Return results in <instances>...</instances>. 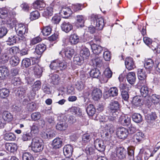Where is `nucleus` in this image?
I'll use <instances>...</instances> for the list:
<instances>
[{
    "instance_id": "obj_13",
    "label": "nucleus",
    "mask_w": 160,
    "mask_h": 160,
    "mask_svg": "<svg viewBox=\"0 0 160 160\" xmlns=\"http://www.w3.org/2000/svg\"><path fill=\"white\" fill-rule=\"evenodd\" d=\"M119 122L123 125L128 126L131 122V118L129 116L122 115L119 117Z\"/></svg>"
},
{
    "instance_id": "obj_38",
    "label": "nucleus",
    "mask_w": 160,
    "mask_h": 160,
    "mask_svg": "<svg viewBox=\"0 0 160 160\" xmlns=\"http://www.w3.org/2000/svg\"><path fill=\"white\" fill-rule=\"evenodd\" d=\"M80 55L83 59H87L90 55L88 49L86 48H82L80 51Z\"/></svg>"
},
{
    "instance_id": "obj_26",
    "label": "nucleus",
    "mask_w": 160,
    "mask_h": 160,
    "mask_svg": "<svg viewBox=\"0 0 160 160\" xmlns=\"http://www.w3.org/2000/svg\"><path fill=\"white\" fill-rule=\"evenodd\" d=\"M80 38L77 34H71L69 38V42L71 44L75 45L79 42Z\"/></svg>"
},
{
    "instance_id": "obj_4",
    "label": "nucleus",
    "mask_w": 160,
    "mask_h": 160,
    "mask_svg": "<svg viewBox=\"0 0 160 160\" xmlns=\"http://www.w3.org/2000/svg\"><path fill=\"white\" fill-rule=\"evenodd\" d=\"M91 24L95 26L96 29L98 30L102 29L104 26V20L97 15L94 14L91 16Z\"/></svg>"
},
{
    "instance_id": "obj_2",
    "label": "nucleus",
    "mask_w": 160,
    "mask_h": 160,
    "mask_svg": "<svg viewBox=\"0 0 160 160\" xmlns=\"http://www.w3.org/2000/svg\"><path fill=\"white\" fill-rule=\"evenodd\" d=\"M31 147V150L34 152H42L43 149L42 140L39 137H34L32 139Z\"/></svg>"
},
{
    "instance_id": "obj_21",
    "label": "nucleus",
    "mask_w": 160,
    "mask_h": 160,
    "mask_svg": "<svg viewBox=\"0 0 160 160\" xmlns=\"http://www.w3.org/2000/svg\"><path fill=\"white\" fill-rule=\"evenodd\" d=\"M126 68L129 70H132L135 67L133 59L130 57L127 58L125 61Z\"/></svg>"
},
{
    "instance_id": "obj_12",
    "label": "nucleus",
    "mask_w": 160,
    "mask_h": 160,
    "mask_svg": "<svg viewBox=\"0 0 160 160\" xmlns=\"http://www.w3.org/2000/svg\"><path fill=\"white\" fill-rule=\"evenodd\" d=\"M94 146L96 149L101 152L104 151L106 148V146L104 144L103 141L98 139L95 140Z\"/></svg>"
},
{
    "instance_id": "obj_60",
    "label": "nucleus",
    "mask_w": 160,
    "mask_h": 160,
    "mask_svg": "<svg viewBox=\"0 0 160 160\" xmlns=\"http://www.w3.org/2000/svg\"><path fill=\"white\" fill-rule=\"evenodd\" d=\"M51 82L54 85H57L60 79L59 76L56 74H53L51 77Z\"/></svg>"
},
{
    "instance_id": "obj_64",
    "label": "nucleus",
    "mask_w": 160,
    "mask_h": 160,
    "mask_svg": "<svg viewBox=\"0 0 160 160\" xmlns=\"http://www.w3.org/2000/svg\"><path fill=\"white\" fill-rule=\"evenodd\" d=\"M8 32L6 28L4 27H2L0 28V38H2L5 36Z\"/></svg>"
},
{
    "instance_id": "obj_22",
    "label": "nucleus",
    "mask_w": 160,
    "mask_h": 160,
    "mask_svg": "<svg viewBox=\"0 0 160 160\" xmlns=\"http://www.w3.org/2000/svg\"><path fill=\"white\" fill-rule=\"evenodd\" d=\"M63 144L62 139L57 138L54 139L52 142V146L54 148L57 149L61 148Z\"/></svg>"
},
{
    "instance_id": "obj_48",
    "label": "nucleus",
    "mask_w": 160,
    "mask_h": 160,
    "mask_svg": "<svg viewBox=\"0 0 160 160\" xmlns=\"http://www.w3.org/2000/svg\"><path fill=\"white\" fill-rule=\"evenodd\" d=\"M15 136L12 133H6L4 135V139L6 141H13L15 140Z\"/></svg>"
},
{
    "instance_id": "obj_55",
    "label": "nucleus",
    "mask_w": 160,
    "mask_h": 160,
    "mask_svg": "<svg viewBox=\"0 0 160 160\" xmlns=\"http://www.w3.org/2000/svg\"><path fill=\"white\" fill-rule=\"evenodd\" d=\"M71 111L73 113L78 116H80L82 115L81 110L78 107H72L71 109Z\"/></svg>"
},
{
    "instance_id": "obj_10",
    "label": "nucleus",
    "mask_w": 160,
    "mask_h": 160,
    "mask_svg": "<svg viewBox=\"0 0 160 160\" xmlns=\"http://www.w3.org/2000/svg\"><path fill=\"white\" fill-rule=\"evenodd\" d=\"M116 133L119 138L125 139L128 137L129 132L128 129L124 128L121 127L117 129Z\"/></svg>"
},
{
    "instance_id": "obj_19",
    "label": "nucleus",
    "mask_w": 160,
    "mask_h": 160,
    "mask_svg": "<svg viewBox=\"0 0 160 160\" xmlns=\"http://www.w3.org/2000/svg\"><path fill=\"white\" fill-rule=\"evenodd\" d=\"M46 49V46L44 44L37 45L35 48V53L39 57H41L42 53Z\"/></svg>"
},
{
    "instance_id": "obj_57",
    "label": "nucleus",
    "mask_w": 160,
    "mask_h": 160,
    "mask_svg": "<svg viewBox=\"0 0 160 160\" xmlns=\"http://www.w3.org/2000/svg\"><path fill=\"white\" fill-rule=\"evenodd\" d=\"M41 87V82L39 81H36L32 86V90L35 92L39 90Z\"/></svg>"
},
{
    "instance_id": "obj_30",
    "label": "nucleus",
    "mask_w": 160,
    "mask_h": 160,
    "mask_svg": "<svg viewBox=\"0 0 160 160\" xmlns=\"http://www.w3.org/2000/svg\"><path fill=\"white\" fill-rule=\"evenodd\" d=\"M32 136L33 135L29 132H25L23 133L21 139L23 141H27L31 140Z\"/></svg>"
},
{
    "instance_id": "obj_24",
    "label": "nucleus",
    "mask_w": 160,
    "mask_h": 160,
    "mask_svg": "<svg viewBox=\"0 0 160 160\" xmlns=\"http://www.w3.org/2000/svg\"><path fill=\"white\" fill-rule=\"evenodd\" d=\"M4 121L6 122H10L13 119V116L12 114L9 112L7 111L3 112L2 113V118Z\"/></svg>"
},
{
    "instance_id": "obj_18",
    "label": "nucleus",
    "mask_w": 160,
    "mask_h": 160,
    "mask_svg": "<svg viewBox=\"0 0 160 160\" xmlns=\"http://www.w3.org/2000/svg\"><path fill=\"white\" fill-rule=\"evenodd\" d=\"M9 72L8 68L5 66L0 67V79H3L8 77Z\"/></svg>"
},
{
    "instance_id": "obj_17",
    "label": "nucleus",
    "mask_w": 160,
    "mask_h": 160,
    "mask_svg": "<svg viewBox=\"0 0 160 160\" xmlns=\"http://www.w3.org/2000/svg\"><path fill=\"white\" fill-rule=\"evenodd\" d=\"M102 93L101 90L98 88L94 89L92 93V98L95 101L100 99L102 96Z\"/></svg>"
},
{
    "instance_id": "obj_45",
    "label": "nucleus",
    "mask_w": 160,
    "mask_h": 160,
    "mask_svg": "<svg viewBox=\"0 0 160 160\" xmlns=\"http://www.w3.org/2000/svg\"><path fill=\"white\" fill-rule=\"evenodd\" d=\"M108 93L110 96L114 97L118 95V90L116 87L111 88L108 90Z\"/></svg>"
},
{
    "instance_id": "obj_11",
    "label": "nucleus",
    "mask_w": 160,
    "mask_h": 160,
    "mask_svg": "<svg viewBox=\"0 0 160 160\" xmlns=\"http://www.w3.org/2000/svg\"><path fill=\"white\" fill-rule=\"evenodd\" d=\"M89 43L91 46L93 53L96 54H98L101 53L103 50V48L101 46L97 45L93 43V41H91Z\"/></svg>"
},
{
    "instance_id": "obj_34",
    "label": "nucleus",
    "mask_w": 160,
    "mask_h": 160,
    "mask_svg": "<svg viewBox=\"0 0 160 160\" xmlns=\"http://www.w3.org/2000/svg\"><path fill=\"white\" fill-rule=\"evenodd\" d=\"M92 62L93 65L97 67H100L102 64V60L97 56L92 59Z\"/></svg>"
},
{
    "instance_id": "obj_61",
    "label": "nucleus",
    "mask_w": 160,
    "mask_h": 160,
    "mask_svg": "<svg viewBox=\"0 0 160 160\" xmlns=\"http://www.w3.org/2000/svg\"><path fill=\"white\" fill-rule=\"evenodd\" d=\"M40 16V14L37 11L32 12L30 13V18L31 20H34L38 18Z\"/></svg>"
},
{
    "instance_id": "obj_62",
    "label": "nucleus",
    "mask_w": 160,
    "mask_h": 160,
    "mask_svg": "<svg viewBox=\"0 0 160 160\" xmlns=\"http://www.w3.org/2000/svg\"><path fill=\"white\" fill-rule=\"evenodd\" d=\"M42 41V39L39 37L34 38L30 40V45L32 46L39 43Z\"/></svg>"
},
{
    "instance_id": "obj_50",
    "label": "nucleus",
    "mask_w": 160,
    "mask_h": 160,
    "mask_svg": "<svg viewBox=\"0 0 160 160\" xmlns=\"http://www.w3.org/2000/svg\"><path fill=\"white\" fill-rule=\"evenodd\" d=\"M82 5L80 3L72 4L71 8L74 12H77L82 9Z\"/></svg>"
},
{
    "instance_id": "obj_20",
    "label": "nucleus",
    "mask_w": 160,
    "mask_h": 160,
    "mask_svg": "<svg viewBox=\"0 0 160 160\" xmlns=\"http://www.w3.org/2000/svg\"><path fill=\"white\" fill-rule=\"evenodd\" d=\"M127 81L132 85H133L136 81V75L135 72H131L128 73L126 76Z\"/></svg>"
},
{
    "instance_id": "obj_31",
    "label": "nucleus",
    "mask_w": 160,
    "mask_h": 160,
    "mask_svg": "<svg viewBox=\"0 0 160 160\" xmlns=\"http://www.w3.org/2000/svg\"><path fill=\"white\" fill-rule=\"evenodd\" d=\"M19 58L17 56L12 57L10 59V64L12 66H16L18 65L20 62Z\"/></svg>"
},
{
    "instance_id": "obj_7",
    "label": "nucleus",
    "mask_w": 160,
    "mask_h": 160,
    "mask_svg": "<svg viewBox=\"0 0 160 160\" xmlns=\"http://www.w3.org/2000/svg\"><path fill=\"white\" fill-rule=\"evenodd\" d=\"M61 48H59V54L62 56H63L64 54L66 57L69 59L71 58L74 54V50L70 47H68L65 49L61 50Z\"/></svg>"
},
{
    "instance_id": "obj_44",
    "label": "nucleus",
    "mask_w": 160,
    "mask_h": 160,
    "mask_svg": "<svg viewBox=\"0 0 160 160\" xmlns=\"http://www.w3.org/2000/svg\"><path fill=\"white\" fill-rule=\"evenodd\" d=\"M132 118L133 120L136 123H140L141 122L142 118L141 114L138 113H135L132 116Z\"/></svg>"
},
{
    "instance_id": "obj_59",
    "label": "nucleus",
    "mask_w": 160,
    "mask_h": 160,
    "mask_svg": "<svg viewBox=\"0 0 160 160\" xmlns=\"http://www.w3.org/2000/svg\"><path fill=\"white\" fill-rule=\"evenodd\" d=\"M22 160H34V158L32 155L28 152L23 153L22 156Z\"/></svg>"
},
{
    "instance_id": "obj_37",
    "label": "nucleus",
    "mask_w": 160,
    "mask_h": 160,
    "mask_svg": "<svg viewBox=\"0 0 160 160\" xmlns=\"http://www.w3.org/2000/svg\"><path fill=\"white\" fill-rule=\"evenodd\" d=\"M132 88V85H129L126 83H121L119 86V88L121 92L127 91L129 92Z\"/></svg>"
},
{
    "instance_id": "obj_63",
    "label": "nucleus",
    "mask_w": 160,
    "mask_h": 160,
    "mask_svg": "<svg viewBox=\"0 0 160 160\" xmlns=\"http://www.w3.org/2000/svg\"><path fill=\"white\" fill-rule=\"evenodd\" d=\"M50 68L52 70H56V72L58 71V62L56 61H53L50 65Z\"/></svg>"
},
{
    "instance_id": "obj_32",
    "label": "nucleus",
    "mask_w": 160,
    "mask_h": 160,
    "mask_svg": "<svg viewBox=\"0 0 160 160\" xmlns=\"http://www.w3.org/2000/svg\"><path fill=\"white\" fill-rule=\"evenodd\" d=\"M144 138V135L142 132H137L133 137L134 141L136 142H139L142 141Z\"/></svg>"
},
{
    "instance_id": "obj_6",
    "label": "nucleus",
    "mask_w": 160,
    "mask_h": 160,
    "mask_svg": "<svg viewBox=\"0 0 160 160\" xmlns=\"http://www.w3.org/2000/svg\"><path fill=\"white\" fill-rule=\"evenodd\" d=\"M127 152V151L123 147H120L117 148L115 153L112 154V156L122 159L125 158Z\"/></svg>"
},
{
    "instance_id": "obj_36",
    "label": "nucleus",
    "mask_w": 160,
    "mask_h": 160,
    "mask_svg": "<svg viewBox=\"0 0 160 160\" xmlns=\"http://www.w3.org/2000/svg\"><path fill=\"white\" fill-rule=\"evenodd\" d=\"M10 93L9 90L6 88H2L0 89V97L2 98H4L8 97Z\"/></svg>"
},
{
    "instance_id": "obj_51",
    "label": "nucleus",
    "mask_w": 160,
    "mask_h": 160,
    "mask_svg": "<svg viewBox=\"0 0 160 160\" xmlns=\"http://www.w3.org/2000/svg\"><path fill=\"white\" fill-rule=\"evenodd\" d=\"M11 57V55L8 51L4 53L1 57V59L2 60V62L5 63L7 62Z\"/></svg>"
},
{
    "instance_id": "obj_8",
    "label": "nucleus",
    "mask_w": 160,
    "mask_h": 160,
    "mask_svg": "<svg viewBox=\"0 0 160 160\" xmlns=\"http://www.w3.org/2000/svg\"><path fill=\"white\" fill-rule=\"evenodd\" d=\"M137 74L138 78L139 80V82L138 84V86L139 84L140 85L142 83L144 84H146V79L147 78V74L143 69H138V71Z\"/></svg>"
},
{
    "instance_id": "obj_43",
    "label": "nucleus",
    "mask_w": 160,
    "mask_h": 160,
    "mask_svg": "<svg viewBox=\"0 0 160 160\" xmlns=\"http://www.w3.org/2000/svg\"><path fill=\"white\" fill-rule=\"evenodd\" d=\"M53 9L52 7H49L46 8L43 13L44 16L47 18L49 16H51L53 14Z\"/></svg>"
},
{
    "instance_id": "obj_52",
    "label": "nucleus",
    "mask_w": 160,
    "mask_h": 160,
    "mask_svg": "<svg viewBox=\"0 0 160 160\" xmlns=\"http://www.w3.org/2000/svg\"><path fill=\"white\" fill-rule=\"evenodd\" d=\"M7 51L11 55H14L19 52V49L18 47L14 46L9 48Z\"/></svg>"
},
{
    "instance_id": "obj_1",
    "label": "nucleus",
    "mask_w": 160,
    "mask_h": 160,
    "mask_svg": "<svg viewBox=\"0 0 160 160\" xmlns=\"http://www.w3.org/2000/svg\"><path fill=\"white\" fill-rule=\"evenodd\" d=\"M119 108V104L118 101H114L110 104L109 108L110 111L109 116L108 117L110 121H113L118 118V110Z\"/></svg>"
},
{
    "instance_id": "obj_56",
    "label": "nucleus",
    "mask_w": 160,
    "mask_h": 160,
    "mask_svg": "<svg viewBox=\"0 0 160 160\" xmlns=\"http://www.w3.org/2000/svg\"><path fill=\"white\" fill-rule=\"evenodd\" d=\"M94 151L93 146L91 145H88L85 149V151L87 154H93L94 153Z\"/></svg>"
},
{
    "instance_id": "obj_3",
    "label": "nucleus",
    "mask_w": 160,
    "mask_h": 160,
    "mask_svg": "<svg viewBox=\"0 0 160 160\" xmlns=\"http://www.w3.org/2000/svg\"><path fill=\"white\" fill-rule=\"evenodd\" d=\"M15 8L12 9L9 7H5L0 8V18L6 20L11 16L15 17L16 14L15 11Z\"/></svg>"
},
{
    "instance_id": "obj_54",
    "label": "nucleus",
    "mask_w": 160,
    "mask_h": 160,
    "mask_svg": "<svg viewBox=\"0 0 160 160\" xmlns=\"http://www.w3.org/2000/svg\"><path fill=\"white\" fill-rule=\"evenodd\" d=\"M26 92V90L23 88H19L17 92V95L21 99L23 98L25 96Z\"/></svg>"
},
{
    "instance_id": "obj_29",
    "label": "nucleus",
    "mask_w": 160,
    "mask_h": 160,
    "mask_svg": "<svg viewBox=\"0 0 160 160\" xmlns=\"http://www.w3.org/2000/svg\"><path fill=\"white\" fill-rule=\"evenodd\" d=\"M6 148L8 151L11 152H14L17 151L18 147L16 144L10 143L6 145Z\"/></svg>"
},
{
    "instance_id": "obj_14",
    "label": "nucleus",
    "mask_w": 160,
    "mask_h": 160,
    "mask_svg": "<svg viewBox=\"0 0 160 160\" xmlns=\"http://www.w3.org/2000/svg\"><path fill=\"white\" fill-rule=\"evenodd\" d=\"M73 148L70 145H67L63 148V152L64 155L67 158L71 156L73 152Z\"/></svg>"
},
{
    "instance_id": "obj_35",
    "label": "nucleus",
    "mask_w": 160,
    "mask_h": 160,
    "mask_svg": "<svg viewBox=\"0 0 160 160\" xmlns=\"http://www.w3.org/2000/svg\"><path fill=\"white\" fill-rule=\"evenodd\" d=\"M132 104L136 107H140L142 105L141 97L136 96L133 98L132 101Z\"/></svg>"
},
{
    "instance_id": "obj_25",
    "label": "nucleus",
    "mask_w": 160,
    "mask_h": 160,
    "mask_svg": "<svg viewBox=\"0 0 160 160\" xmlns=\"http://www.w3.org/2000/svg\"><path fill=\"white\" fill-rule=\"evenodd\" d=\"M72 11L68 7L63 8L61 12L62 15L64 16V18H66L70 16L72 13Z\"/></svg>"
},
{
    "instance_id": "obj_28",
    "label": "nucleus",
    "mask_w": 160,
    "mask_h": 160,
    "mask_svg": "<svg viewBox=\"0 0 160 160\" xmlns=\"http://www.w3.org/2000/svg\"><path fill=\"white\" fill-rule=\"evenodd\" d=\"M153 65L154 62L153 60L149 58L146 60L144 66L147 70L150 72L152 69Z\"/></svg>"
},
{
    "instance_id": "obj_49",
    "label": "nucleus",
    "mask_w": 160,
    "mask_h": 160,
    "mask_svg": "<svg viewBox=\"0 0 160 160\" xmlns=\"http://www.w3.org/2000/svg\"><path fill=\"white\" fill-rule=\"evenodd\" d=\"M152 102L155 104H157L159 102L160 97L159 96L153 94L151 97H149Z\"/></svg>"
},
{
    "instance_id": "obj_9",
    "label": "nucleus",
    "mask_w": 160,
    "mask_h": 160,
    "mask_svg": "<svg viewBox=\"0 0 160 160\" xmlns=\"http://www.w3.org/2000/svg\"><path fill=\"white\" fill-rule=\"evenodd\" d=\"M24 38L20 37L18 35H11L9 37L7 42V44L9 45H13L14 43L21 42L23 41Z\"/></svg>"
},
{
    "instance_id": "obj_33",
    "label": "nucleus",
    "mask_w": 160,
    "mask_h": 160,
    "mask_svg": "<svg viewBox=\"0 0 160 160\" xmlns=\"http://www.w3.org/2000/svg\"><path fill=\"white\" fill-rule=\"evenodd\" d=\"M86 111L89 116H92L95 114L96 110L93 105L89 104L87 107Z\"/></svg>"
},
{
    "instance_id": "obj_47",
    "label": "nucleus",
    "mask_w": 160,
    "mask_h": 160,
    "mask_svg": "<svg viewBox=\"0 0 160 160\" xmlns=\"http://www.w3.org/2000/svg\"><path fill=\"white\" fill-rule=\"evenodd\" d=\"M67 127L65 122L61 121L58 122L56 125V127L57 130H64Z\"/></svg>"
},
{
    "instance_id": "obj_53",
    "label": "nucleus",
    "mask_w": 160,
    "mask_h": 160,
    "mask_svg": "<svg viewBox=\"0 0 160 160\" xmlns=\"http://www.w3.org/2000/svg\"><path fill=\"white\" fill-rule=\"evenodd\" d=\"M22 65L25 68L28 67L31 65V59L27 58L23 59L22 62Z\"/></svg>"
},
{
    "instance_id": "obj_15",
    "label": "nucleus",
    "mask_w": 160,
    "mask_h": 160,
    "mask_svg": "<svg viewBox=\"0 0 160 160\" xmlns=\"http://www.w3.org/2000/svg\"><path fill=\"white\" fill-rule=\"evenodd\" d=\"M138 88H140V92L141 95L142 97L146 98L147 96L148 97V94L149 92L148 88L146 85V84H139L138 86L137 85Z\"/></svg>"
},
{
    "instance_id": "obj_42",
    "label": "nucleus",
    "mask_w": 160,
    "mask_h": 160,
    "mask_svg": "<svg viewBox=\"0 0 160 160\" xmlns=\"http://www.w3.org/2000/svg\"><path fill=\"white\" fill-rule=\"evenodd\" d=\"M84 59L81 56L78 55H75L73 58V62L76 64L81 65L83 62Z\"/></svg>"
},
{
    "instance_id": "obj_46",
    "label": "nucleus",
    "mask_w": 160,
    "mask_h": 160,
    "mask_svg": "<svg viewBox=\"0 0 160 160\" xmlns=\"http://www.w3.org/2000/svg\"><path fill=\"white\" fill-rule=\"evenodd\" d=\"M52 28L49 26L43 27L42 30V34L44 36H48L51 32Z\"/></svg>"
},
{
    "instance_id": "obj_41",
    "label": "nucleus",
    "mask_w": 160,
    "mask_h": 160,
    "mask_svg": "<svg viewBox=\"0 0 160 160\" xmlns=\"http://www.w3.org/2000/svg\"><path fill=\"white\" fill-rule=\"evenodd\" d=\"M14 17L11 16L10 18L6 20V23L7 24L9 25L10 28H12L15 26V27L16 25V21L14 18Z\"/></svg>"
},
{
    "instance_id": "obj_27",
    "label": "nucleus",
    "mask_w": 160,
    "mask_h": 160,
    "mask_svg": "<svg viewBox=\"0 0 160 160\" xmlns=\"http://www.w3.org/2000/svg\"><path fill=\"white\" fill-rule=\"evenodd\" d=\"M41 136L43 138L46 139H51L55 137V134L54 131H51L47 132H43L41 134Z\"/></svg>"
},
{
    "instance_id": "obj_39",
    "label": "nucleus",
    "mask_w": 160,
    "mask_h": 160,
    "mask_svg": "<svg viewBox=\"0 0 160 160\" xmlns=\"http://www.w3.org/2000/svg\"><path fill=\"white\" fill-rule=\"evenodd\" d=\"M90 75L91 77L93 78H99L100 76L101 75V73L98 69L95 68L91 71Z\"/></svg>"
},
{
    "instance_id": "obj_5",
    "label": "nucleus",
    "mask_w": 160,
    "mask_h": 160,
    "mask_svg": "<svg viewBox=\"0 0 160 160\" xmlns=\"http://www.w3.org/2000/svg\"><path fill=\"white\" fill-rule=\"evenodd\" d=\"M15 29L16 32L18 33V35L20 37H23L24 38L23 40H25V38L24 35L27 36V34L28 32V27L22 23H20L16 25L15 26Z\"/></svg>"
},
{
    "instance_id": "obj_23",
    "label": "nucleus",
    "mask_w": 160,
    "mask_h": 160,
    "mask_svg": "<svg viewBox=\"0 0 160 160\" xmlns=\"http://www.w3.org/2000/svg\"><path fill=\"white\" fill-rule=\"evenodd\" d=\"M33 69L36 77L38 78H40L43 72L42 68L38 64H35L33 67Z\"/></svg>"
},
{
    "instance_id": "obj_40",
    "label": "nucleus",
    "mask_w": 160,
    "mask_h": 160,
    "mask_svg": "<svg viewBox=\"0 0 160 160\" xmlns=\"http://www.w3.org/2000/svg\"><path fill=\"white\" fill-rule=\"evenodd\" d=\"M30 132L33 135L38 134L39 132L38 126V124L34 123L30 126Z\"/></svg>"
},
{
    "instance_id": "obj_16",
    "label": "nucleus",
    "mask_w": 160,
    "mask_h": 160,
    "mask_svg": "<svg viewBox=\"0 0 160 160\" xmlns=\"http://www.w3.org/2000/svg\"><path fill=\"white\" fill-rule=\"evenodd\" d=\"M62 30L66 33L69 32L73 29L72 24L68 22H64L61 24Z\"/></svg>"
},
{
    "instance_id": "obj_58",
    "label": "nucleus",
    "mask_w": 160,
    "mask_h": 160,
    "mask_svg": "<svg viewBox=\"0 0 160 160\" xmlns=\"http://www.w3.org/2000/svg\"><path fill=\"white\" fill-rule=\"evenodd\" d=\"M85 87V83L82 81L78 82L76 84V88L79 91L84 89Z\"/></svg>"
}]
</instances>
